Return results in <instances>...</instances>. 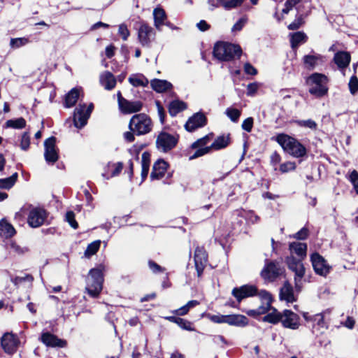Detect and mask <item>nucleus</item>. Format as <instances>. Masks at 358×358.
Returning <instances> with one entry per match:
<instances>
[{
  "instance_id": "f257e3e1",
  "label": "nucleus",
  "mask_w": 358,
  "mask_h": 358,
  "mask_svg": "<svg viewBox=\"0 0 358 358\" xmlns=\"http://www.w3.org/2000/svg\"><path fill=\"white\" fill-rule=\"evenodd\" d=\"M242 50L238 45L227 42H217L213 48L214 57L220 61H231L236 57L239 58Z\"/></svg>"
},
{
  "instance_id": "f03ea898",
  "label": "nucleus",
  "mask_w": 358,
  "mask_h": 358,
  "mask_svg": "<svg viewBox=\"0 0 358 358\" xmlns=\"http://www.w3.org/2000/svg\"><path fill=\"white\" fill-rule=\"evenodd\" d=\"M276 141L286 152L294 157H302L306 155V148L296 138L287 134H278Z\"/></svg>"
},
{
  "instance_id": "7ed1b4c3",
  "label": "nucleus",
  "mask_w": 358,
  "mask_h": 358,
  "mask_svg": "<svg viewBox=\"0 0 358 358\" xmlns=\"http://www.w3.org/2000/svg\"><path fill=\"white\" fill-rule=\"evenodd\" d=\"M103 266L90 271L86 280V290L92 297H97L102 290L103 277Z\"/></svg>"
},
{
  "instance_id": "20e7f679",
  "label": "nucleus",
  "mask_w": 358,
  "mask_h": 358,
  "mask_svg": "<svg viewBox=\"0 0 358 358\" xmlns=\"http://www.w3.org/2000/svg\"><path fill=\"white\" fill-rule=\"evenodd\" d=\"M302 260L298 259L292 255L286 258L289 269L294 273V287L296 292H300L303 288V278L306 270Z\"/></svg>"
},
{
  "instance_id": "39448f33",
  "label": "nucleus",
  "mask_w": 358,
  "mask_h": 358,
  "mask_svg": "<svg viewBox=\"0 0 358 358\" xmlns=\"http://www.w3.org/2000/svg\"><path fill=\"white\" fill-rule=\"evenodd\" d=\"M129 129L137 135L148 133L152 128L151 120L144 113L134 115L129 122Z\"/></svg>"
},
{
  "instance_id": "423d86ee",
  "label": "nucleus",
  "mask_w": 358,
  "mask_h": 358,
  "mask_svg": "<svg viewBox=\"0 0 358 358\" xmlns=\"http://www.w3.org/2000/svg\"><path fill=\"white\" fill-rule=\"evenodd\" d=\"M285 272L284 267L275 261H266L265 265L261 271V276L265 280L274 281Z\"/></svg>"
},
{
  "instance_id": "0eeeda50",
  "label": "nucleus",
  "mask_w": 358,
  "mask_h": 358,
  "mask_svg": "<svg viewBox=\"0 0 358 358\" xmlns=\"http://www.w3.org/2000/svg\"><path fill=\"white\" fill-rule=\"evenodd\" d=\"M178 142V136L164 131L158 134V150L168 152L173 150Z\"/></svg>"
},
{
  "instance_id": "6e6552de",
  "label": "nucleus",
  "mask_w": 358,
  "mask_h": 358,
  "mask_svg": "<svg viewBox=\"0 0 358 358\" xmlns=\"http://www.w3.org/2000/svg\"><path fill=\"white\" fill-rule=\"evenodd\" d=\"M92 109V103H90L87 108H86L85 104H79L74 111L73 122L75 127L77 128L83 127L87 124Z\"/></svg>"
},
{
  "instance_id": "1a4fd4ad",
  "label": "nucleus",
  "mask_w": 358,
  "mask_h": 358,
  "mask_svg": "<svg viewBox=\"0 0 358 358\" xmlns=\"http://www.w3.org/2000/svg\"><path fill=\"white\" fill-rule=\"evenodd\" d=\"M20 341L16 334L11 332L5 333L1 338V345L3 351L9 355L17 352Z\"/></svg>"
},
{
  "instance_id": "9d476101",
  "label": "nucleus",
  "mask_w": 358,
  "mask_h": 358,
  "mask_svg": "<svg viewBox=\"0 0 358 358\" xmlns=\"http://www.w3.org/2000/svg\"><path fill=\"white\" fill-rule=\"evenodd\" d=\"M303 317L307 322H311L313 323L312 332L316 336L323 334L328 328V325L324 320L322 313L309 316L308 313H303Z\"/></svg>"
},
{
  "instance_id": "9b49d317",
  "label": "nucleus",
  "mask_w": 358,
  "mask_h": 358,
  "mask_svg": "<svg viewBox=\"0 0 358 358\" xmlns=\"http://www.w3.org/2000/svg\"><path fill=\"white\" fill-rule=\"evenodd\" d=\"M310 261L315 272L321 276H327L329 273L331 266L329 265L325 259L319 253L315 252L310 256Z\"/></svg>"
},
{
  "instance_id": "f8f14e48",
  "label": "nucleus",
  "mask_w": 358,
  "mask_h": 358,
  "mask_svg": "<svg viewBox=\"0 0 358 358\" xmlns=\"http://www.w3.org/2000/svg\"><path fill=\"white\" fill-rule=\"evenodd\" d=\"M44 157L48 164H54L59 159L58 150L56 147V138L50 137L44 142Z\"/></svg>"
},
{
  "instance_id": "ddd939ff",
  "label": "nucleus",
  "mask_w": 358,
  "mask_h": 358,
  "mask_svg": "<svg viewBox=\"0 0 358 358\" xmlns=\"http://www.w3.org/2000/svg\"><path fill=\"white\" fill-rule=\"evenodd\" d=\"M231 294L240 303L243 299L257 296V287L254 285H243L240 287H234L231 291Z\"/></svg>"
},
{
  "instance_id": "4468645a",
  "label": "nucleus",
  "mask_w": 358,
  "mask_h": 358,
  "mask_svg": "<svg viewBox=\"0 0 358 358\" xmlns=\"http://www.w3.org/2000/svg\"><path fill=\"white\" fill-rule=\"evenodd\" d=\"M46 217V212L43 209L35 208L30 210L27 222L33 228L39 227L44 223Z\"/></svg>"
},
{
  "instance_id": "2eb2a0df",
  "label": "nucleus",
  "mask_w": 358,
  "mask_h": 358,
  "mask_svg": "<svg viewBox=\"0 0 358 358\" xmlns=\"http://www.w3.org/2000/svg\"><path fill=\"white\" fill-rule=\"evenodd\" d=\"M208 263V255L203 248L197 247L194 252V264L197 276L201 277Z\"/></svg>"
},
{
  "instance_id": "dca6fc26",
  "label": "nucleus",
  "mask_w": 358,
  "mask_h": 358,
  "mask_svg": "<svg viewBox=\"0 0 358 358\" xmlns=\"http://www.w3.org/2000/svg\"><path fill=\"white\" fill-rule=\"evenodd\" d=\"M207 123V119L202 113H196L190 117L185 124V128L189 132L194 131L198 128L204 127Z\"/></svg>"
},
{
  "instance_id": "f3484780",
  "label": "nucleus",
  "mask_w": 358,
  "mask_h": 358,
  "mask_svg": "<svg viewBox=\"0 0 358 358\" xmlns=\"http://www.w3.org/2000/svg\"><path fill=\"white\" fill-rule=\"evenodd\" d=\"M281 323L285 328L297 329L299 327V317L292 310H285L282 313Z\"/></svg>"
},
{
  "instance_id": "a211bd4d",
  "label": "nucleus",
  "mask_w": 358,
  "mask_h": 358,
  "mask_svg": "<svg viewBox=\"0 0 358 358\" xmlns=\"http://www.w3.org/2000/svg\"><path fill=\"white\" fill-rule=\"evenodd\" d=\"M154 30L146 24H142L138 28V40L142 45H148L154 39Z\"/></svg>"
},
{
  "instance_id": "6ab92c4d",
  "label": "nucleus",
  "mask_w": 358,
  "mask_h": 358,
  "mask_svg": "<svg viewBox=\"0 0 358 358\" xmlns=\"http://www.w3.org/2000/svg\"><path fill=\"white\" fill-rule=\"evenodd\" d=\"M279 297L281 301H285L287 303H293L296 301L293 287L288 281H285L280 288Z\"/></svg>"
},
{
  "instance_id": "aec40b11",
  "label": "nucleus",
  "mask_w": 358,
  "mask_h": 358,
  "mask_svg": "<svg viewBox=\"0 0 358 358\" xmlns=\"http://www.w3.org/2000/svg\"><path fill=\"white\" fill-rule=\"evenodd\" d=\"M42 342L47 346L63 348L66 345V342L64 340L58 338L56 336L46 332L41 335Z\"/></svg>"
},
{
  "instance_id": "412c9836",
  "label": "nucleus",
  "mask_w": 358,
  "mask_h": 358,
  "mask_svg": "<svg viewBox=\"0 0 358 358\" xmlns=\"http://www.w3.org/2000/svg\"><path fill=\"white\" fill-rule=\"evenodd\" d=\"M120 110L125 114L133 113L140 111L142 108V103L139 101H129L128 100H122Z\"/></svg>"
},
{
  "instance_id": "4be33fe9",
  "label": "nucleus",
  "mask_w": 358,
  "mask_h": 358,
  "mask_svg": "<svg viewBox=\"0 0 358 358\" xmlns=\"http://www.w3.org/2000/svg\"><path fill=\"white\" fill-rule=\"evenodd\" d=\"M323 57L319 54L306 55L303 57L304 66L308 70H313L323 62Z\"/></svg>"
},
{
  "instance_id": "5701e85b",
  "label": "nucleus",
  "mask_w": 358,
  "mask_h": 358,
  "mask_svg": "<svg viewBox=\"0 0 358 358\" xmlns=\"http://www.w3.org/2000/svg\"><path fill=\"white\" fill-rule=\"evenodd\" d=\"M100 84L107 90H113L116 85V79L110 71H104L99 76Z\"/></svg>"
},
{
  "instance_id": "b1692460",
  "label": "nucleus",
  "mask_w": 358,
  "mask_h": 358,
  "mask_svg": "<svg viewBox=\"0 0 358 358\" xmlns=\"http://www.w3.org/2000/svg\"><path fill=\"white\" fill-rule=\"evenodd\" d=\"M289 250L291 255H296L298 256V259H303L306 257L307 245L301 242H293L289 244Z\"/></svg>"
},
{
  "instance_id": "393cba45",
  "label": "nucleus",
  "mask_w": 358,
  "mask_h": 358,
  "mask_svg": "<svg viewBox=\"0 0 358 358\" xmlns=\"http://www.w3.org/2000/svg\"><path fill=\"white\" fill-rule=\"evenodd\" d=\"M249 320L243 315H227L226 324L231 326L243 327L248 324Z\"/></svg>"
},
{
  "instance_id": "a878e982",
  "label": "nucleus",
  "mask_w": 358,
  "mask_h": 358,
  "mask_svg": "<svg viewBox=\"0 0 358 358\" xmlns=\"http://www.w3.org/2000/svg\"><path fill=\"white\" fill-rule=\"evenodd\" d=\"M350 55L348 52L339 51L336 52L334 57V61L338 66V69H345L350 62Z\"/></svg>"
},
{
  "instance_id": "bb28decb",
  "label": "nucleus",
  "mask_w": 358,
  "mask_h": 358,
  "mask_svg": "<svg viewBox=\"0 0 358 358\" xmlns=\"http://www.w3.org/2000/svg\"><path fill=\"white\" fill-rule=\"evenodd\" d=\"M16 233L15 228L6 219L0 221V236L8 238L13 236Z\"/></svg>"
},
{
  "instance_id": "cd10ccee",
  "label": "nucleus",
  "mask_w": 358,
  "mask_h": 358,
  "mask_svg": "<svg viewBox=\"0 0 358 358\" xmlns=\"http://www.w3.org/2000/svg\"><path fill=\"white\" fill-rule=\"evenodd\" d=\"M169 273L166 268L158 265V280L160 281L161 287L163 289L171 287V282L169 278Z\"/></svg>"
},
{
  "instance_id": "c85d7f7f",
  "label": "nucleus",
  "mask_w": 358,
  "mask_h": 358,
  "mask_svg": "<svg viewBox=\"0 0 358 358\" xmlns=\"http://www.w3.org/2000/svg\"><path fill=\"white\" fill-rule=\"evenodd\" d=\"M129 83L134 87H145L148 85V80L141 73L132 74L128 79Z\"/></svg>"
},
{
  "instance_id": "c756f323",
  "label": "nucleus",
  "mask_w": 358,
  "mask_h": 358,
  "mask_svg": "<svg viewBox=\"0 0 358 358\" xmlns=\"http://www.w3.org/2000/svg\"><path fill=\"white\" fill-rule=\"evenodd\" d=\"M187 108V104L182 101L175 100L169 105V112L171 116H176L180 112Z\"/></svg>"
},
{
  "instance_id": "7c9ffc66",
  "label": "nucleus",
  "mask_w": 358,
  "mask_h": 358,
  "mask_svg": "<svg viewBox=\"0 0 358 358\" xmlns=\"http://www.w3.org/2000/svg\"><path fill=\"white\" fill-rule=\"evenodd\" d=\"M291 46L292 49L296 48L301 43H303L307 40V36L302 31H297L290 34Z\"/></svg>"
},
{
  "instance_id": "2f4dec72",
  "label": "nucleus",
  "mask_w": 358,
  "mask_h": 358,
  "mask_svg": "<svg viewBox=\"0 0 358 358\" xmlns=\"http://www.w3.org/2000/svg\"><path fill=\"white\" fill-rule=\"evenodd\" d=\"M230 143L229 135H222L218 136L211 144V149L220 150L226 148Z\"/></svg>"
},
{
  "instance_id": "473e14b6",
  "label": "nucleus",
  "mask_w": 358,
  "mask_h": 358,
  "mask_svg": "<svg viewBox=\"0 0 358 358\" xmlns=\"http://www.w3.org/2000/svg\"><path fill=\"white\" fill-rule=\"evenodd\" d=\"M150 164V154L148 152H145L142 154L141 157V177L144 180L149 171Z\"/></svg>"
},
{
  "instance_id": "72a5a7b5",
  "label": "nucleus",
  "mask_w": 358,
  "mask_h": 358,
  "mask_svg": "<svg viewBox=\"0 0 358 358\" xmlns=\"http://www.w3.org/2000/svg\"><path fill=\"white\" fill-rule=\"evenodd\" d=\"M162 25H166L171 29H178V27L166 20V14L164 10L158 6V31L161 30L160 27Z\"/></svg>"
},
{
  "instance_id": "f704fd0d",
  "label": "nucleus",
  "mask_w": 358,
  "mask_h": 358,
  "mask_svg": "<svg viewBox=\"0 0 358 358\" xmlns=\"http://www.w3.org/2000/svg\"><path fill=\"white\" fill-rule=\"evenodd\" d=\"M79 97V91L76 88L72 89L66 96L64 106L71 108L77 102Z\"/></svg>"
},
{
  "instance_id": "c9c22d12",
  "label": "nucleus",
  "mask_w": 358,
  "mask_h": 358,
  "mask_svg": "<svg viewBox=\"0 0 358 358\" xmlns=\"http://www.w3.org/2000/svg\"><path fill=\"white\" fill-rule=\"evenodd\" d=\"M159 93H166L169 95H173V86L172 83L166 80L158 79Z\"/></svg>"
},
{
  "instance_id": "e433bc0d",
  "label": "nucleus",
  "mask_w": 358,
  "mask_h": 358,
  "mask_svg": "<svg viewBox=\"0 0 358 358\" xmlns=\"http://www.w3.org/2000/svg\"><path fill=\"white\" fill-rule=\"evenodd\" d=\"M328 89L324 84L311 85L309 92L317 97H321L327 93Z\"/></svg>"
},
{
  "instance_id": "4c0bfd02",
  "label": "nucleus",
  "mask_w": 358,
  "mask_h": 358,
  "mask_svg": "<svg viewBox=\"0 0 358 358\" xmlns=\"http://www.w3.org/2000/svg\"><path fill=\"white\" fill-rule=\"evenodd\" d=\"M282 313H279L276 309L273 308V311L263 317L264 322H267L272 324H277L281 322Z\"/></svg>"
},
{
  "instance_id": "58836bf2",
  "label": "nucleus",
  "mask_w": 358,
  "mask_h": 358,
  "mask_svg": "<svg viewBox=\"0 0 358 358\" xmlns=\"http://www.w3.org/2000/svg\"><path fill=\"white\" fill-rule=\"evenodd\" d=\"M17 178V173H15L11 176L0 179V189H10L15 183Z\"/></svg>"
},
{
  "instance_id": "ea45409f",
  "label": "nucleus",
  "mask_w": 358,
  "mask_h": 358,
  "mask_svg": "<svg viewBox=\"0 0 358 358\" xmlns=\"http://www.w3.org/2000/svg\"><path fill=\"white\" fill-rule=\"evenodd\" d=\"M7 127L20 129L26 126V120L23 117L9 120L6 122Z\"/></svg>"
},
{
  "instance_id": "a19ab883",
  "label": "nucleus",
  "mask_w": 358,
  "mask_h": 358,
  "mask_svg": "<svg viewBox=\"0 0 358 358\" xmlns=\"http://www.w3.org/2000/svg\"><path fill=\"white\" fill-rule=\"evenodd\" d=\"M224 113L231 122H237L241 115V111L237 108L229 107L226 109Z\"/></svg>"
},
{
  "instance_id": "79ce46f5",
  "label": "nucleus",
  "mask_w": 358,
  "mask_h": 358,
  "mask_svg": "<svg viewBox=\"0 0 358 358\" xmlns=\"http://www.w3.org/2000/svg\"><path fill=\"white\" fill-rule=\"evenodd\" d=\"M100 245V241H95L90 243L85 251V256L90 257L92 255H94L99 249Z\"/></svg>"
},
{
  "instance_id": "37998d69",
  "label": "nucleus",
  "mask_w": 358,
  "mask_h": 358,
  "mask_svg": "<svg viewBox=\"0 0 358 358\" xmlns=\"http://www.w3.org/2000/svg\"><path fill=\"white\" fill-rule=\"evenodd\" d=\"M227 10L236 8L241 5L244 0H217Z\"/></svg>"
},
{
  "instance_id": "c03bdc74",
  "label": "nucleus",
  "mask_w": 358,
  "mask_h": 358,
  "mask_svg": "<svg viewBox=\"0 0 358 358\" xmlns=\"http://www.w3.org/2000/svg\"><path fill=\"white\" fill-rule=\"evenodd\" d=\"M311 85L326 84L327 77L321 73H315L308 78Z\"/></svg>"
},
{
  "instance_id": "a18cd8bd",
  "label": "nucleus",
  "mask_w": 358,
  "mask_h": 358,
  "mask_svg": "<svg viewBox=\"0 0 358 358\" xmlns=\"http://www.w3.org/2000/svg\"><path fill=\"white\" fill-rule=\"evenodd\" d=\"M29 43V40L27 38H15L10 39V45L12 48L17 49L28 44Z\"/></svg>"
},
{
  "instance_id": "49530a36",
  "label": "nucleus",
  "mask_w": 358,
  "mask_h": 358,
  "mask_svg": "<svg viewBox=\"0 0 358 358\" xmlns=\"http://www.w3.org/2000/svg\"><path fill=\"white\" fill-rule=\"evenodd\" d=\"M303 0H287L284 4V8L282 10V14H288L293 8L301 3Z\"/></svg>"
},
{
  "instance_id": "de8ad7c7",
  "label": "nucleus",
  "mask_w": 358,
  "mask_h": 358,
  "mask_svg": "<svg viewBox=\"0 0 358 358\" xmlns=\"http://www.w3.org/2000/svg\"><path fill=\"white\" fill-rule=\"evenodd\" d=\"M11 282L15 285L19 286L24 282H28L31 283L34 278L29 274H26L24 276H16L15 278H11Z\"/></svg>"
},
{
  "instance_id": "09e8293b",
  "label": "nucleus",
  "mask_w": 358,
  "mask_h": 358,
  "mask_svg": "<svg viewBox=\"0 0 358 358\" xmlns=\"http://www.w3.org/2000/svg\"><path fill=\"white\" fill-rule=\"evenodd\" d=\"M257 295L259 296L262 303H267L268 306L271 305L273 302V298L268 292L264 289L260 290L259 292L257 291Z\"/></svg>"
},
{
  "instance_id": "8fccbe9b",
  "label": "nucleus",
  "mask_w": 358,
  "mask_h": 358,
  "mask_svg": "<svg viewBox=\"0 0 358 358\" xmlns=\"http://www.w3.org/2000/svg\"><path fill=\"white\" fill-rule=\"evenodd\" d=\"M169 164L162 159H158V180L166 173Z\"/></svg>"
},
{
  "instance_id": "3c124183",
  "label": "nucleus",
  "mask_w": 358,
  "mask_h": 358,
  "mask_svg": "<svg viewBox=\"0 0 358 358\" xmlns=\"http://www.w3.org/2000/svg\"><path fill=\"white\" fill-rule=\"evenodd\" d=\"M296 122L300 127L309 128L312 130H316L317 127V123L311 119L297 120Z\"/></svg>"
},
{
  "instance_id": "603ef678",
  "label": "nucleus",
  "mask_w": 358,
  "mask_h": 358,
  "mask_svg": "<svg viewBox=\"0 0 358 358\" xmlns=\"http://www.w3.org/2000/svg\"><path fill=\"white\" fill-rule=\"evenodd\" d=\"M304 15H296V18L291 24H289L287 28L289 30H296L298 29L301 24L303 23Z\"/></svg>"
},
{
  "instance_id": "864d4df0",
  "label": "nucleus",
  "mask_w": 358,
  "mask_h": 358,
  "mask_svg": "<svg viewBox=\"0 0 358 358\" xmlns=\"http://www.w3.org/2000/svg\"><path fill=\"white\" fill-rule=\"evenodd\" d=\"M195 150H196V151L194 152V153L189 157V160L194 159L196 158L203 156L204 155L208 153L211 150V147L210 146L205 147V148L199 147V148H196Z\"/></svg>"
},
{
  "instance_id": "5fc2aeb1",
  "label": "nucleus",
  "mask_w": 358,
  "mask_h": 358,
  "mask_svg": "<svg viewBox=\"0 0 358 358\" xmlns=\"http://www.w3.org/2000/svg\"><path fill=\"white\" fill-rule=\"evenodd\" d=\"M348 179L353 185L356 194H358V172L356 170H353L350 172Z\"/></svg>"
},
{
  "instance_id": "6e6d98bb",
  "label": "nucleus",
  "mask_w": 358,
  "mask_h": 358,
  "mask_svg": "<svg viewBox=\"0 0 358 358\" xmlns=\"http://www.w3.org/2000/svg\"><path fill=\"white\" fill-rule=\"evenodd\" d=\"M209 140L210 136L208 135H206V136L201 138L196 141L195 142H194L191 145V148L196 149L199 147L205 148L206 147V145L208 143Z\"/></svg>"
},
{
  "instance_id": "4d7b16f0",
  "label": "nucleus",
  "mask_w": 358,
  "mask_h": 358,
  "mask_svg": "<svg viewBox=\"0 0 358 358\" xmlns=\"http://www.w3.org/2000/svg\"><path fill=\"white\" fill-rule=\"evenodd\" d=\"M208 318L213 322L217 323V324H222V323H226L227 320V315H210L208 314L207 315Z\"/></svg>"
},
{
  "instance_id": "13d9d810",
  "label": "nucleus",
  "mask_w": 358,
  "mask_h": 358,
  "mask_svg": "<svg viewBox=\"0 0 358 358\" xmlns=\"http://www.w3.org/2000/svg\"><path fill=\"white\" fill-rule=\"evenodd\" d=\"M65 220L71 227H73L75 229L78 228V224L75 220V214L73 211H68L66 213Z\"/></svg>"
},
{
  "instance_id": "bf43d9fd",
  "label": "nucleus",
  "mask_w": 358,
  "mask_h": 358,
  "mask_svg": "<svg viewBox=\"0 0 358 358\" xmlns=\"http://www.w3.org/2000/svg\"><path fill=\"white\" fill-rule=\"evenodd\" d=\"M30 145V137L28 132H24L22 135L20 141V148L23 150H27Z\"/></svg>"
},
{
  "instance_id": "052dcab7",
  "label": "nucleus",
  "mask_w": 358,
  "mask_h": 358,
  "mask_svg": "<svg viewBox=\"0 0 358 358\" xmlns=\"http://www.w3.org/2000/svg\"><path fill=\"white\" fill-rule=\"evenodd\" d=\"M176 324L182 329L187 331L194 330V329L192 327V323L189 321L181 317H178V320L176 321Z\"/></svg>"
},
{
  "instance_id": "680f3d73",
  "label": "nucleus",
  "mask_w": 358,
  "mask_h": 358,
  "mask_svg": "<svg viewBox=\"0 0 358 358\" xmlns=\"http://www.w3.org/2000/svg\"><path fill=\"white\" fill-rule=\"evenodd\" d=\"M349 89L351 94H355L358 91V79L356 76H352L349 82Z\"/></svg>"
},
{
  "instance_id": "e2e57ef3",
  "label": "nucleus",
  "mask_w": 358,
  "mask_h": 358,
  "mask_svg": "<svg viewBox=\"0 0 358 358\" xmlns=\"http://www.w3.org/2000/svg\"><path fill=\"white\" fill-rule=\"evenodd\" d=\"M247 22V19L245 17L240 18L232 27L231 31H240Z\"/></svg>"
},
{
  "instance_id": "0e129e2a",
  "label": "nucleus",
  "mask_w": 358,
  "mask_h": 358,
  "mask_svg": "<svg viewBox=\"0 0 358 358\" xmlns=\"http://www.w3.org/2000/svg\"><path fill=\"white\" fill-rule=\"evenodd\" d=\"M253 118L251 117H248L243 122L241 127L244 131L247 132H250L253 127Z\"/></svg>"
},
{
  "instance_id": "69168bd1",
  "label": "nucleus",
  "mask_w": 358,
  "mask_h": 358,
  "mask_svg": "<svg viewBox=\"0 0 358 358\" xmlns=\"http://www.w3.org/2000/svg\"><path fill=\"white\" fill-rule=\"evenodd\" d=\"M259 86L260 85L258 83H252L248 85L246 92L247 95L250 96H254L258 90Z\"/></svg>"
},
{
  "instance_id": "338daca9",
  "label": "nucleus",
  "mask_w": 358,
  "mask_h": 358,
  "mask_svg": "<svg viewBox=\"0 0 358 358\" xmlns=\"http://www.w3.org/2000/svg\"><path fill=\"white\" fill-rule=\"evenodd\" d=\"M118 33L124 41L127 40L129 36V31L124 24H122L119 26Z\"/></svg>"
},
{
  "instance_id": "774afa93",
  "label": "nucleus",
  "mask_w": 358,
  "mask_h": 358,
  "mask_svg": "<svg viewBox=\"0 0 358 358\" xmlns=\"http://www.w3.org/2000/svg\"><path fill=\"white\" fill-rule=\"evenodd\" d=\"M296 168L295 164L291 162L283 163L280 166V171L282 173H286L292 170H294Z\"/></svg>"
}]
</instances>
